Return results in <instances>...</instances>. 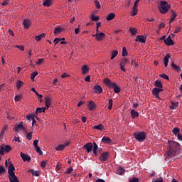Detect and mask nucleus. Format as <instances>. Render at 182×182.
Returning a JSON list of instances; mask_svg holds the SVG:
<instances>
[{"label": "nucleus", "instance_id": "obj_21", "mask_svg": "<svg viewBox=\"0 0 182 182\" xmlns=\"http://www.w3.org/2000/svg\"><path fill=\"white\" fill-rule=\"evenodd\" d=\"M152 93L154 95V96H155V97L156 99H160V92H159V88L157 87H154L153 90H152Z\"/></svg>", "mask_w": 182, "mask_h": 182}, {"label": "nucleus", "instance_id": "obj_10", "mask_svg": "<svg viewBox=\"0 0 182 182\" xmlns=\"http://www.w3.org/2000/svg\"><path fill=\"white\" fill-rule=\"evenodd\" d=\"M83 149L87 151V153H90L93 150V144L89 142L83 146Z\"/></svg>", "mask_w": 182, "mask_h": 182}, {"label": "nucleus", "instance_id": "obj_15", "mask_svg": "<svg viewBox=\"0 0 182 182\" xmlns=\"http://www.w3.org/2000/svg\"><path fill=\"white\" fill-rule=\"evenodd\" d=\"M96 104L95 103V102L93 101H90L87 104V107L89 109V110H90L91 112H93V110H95V109H96Z\"/></svg>", "mask_w": 182, "mask_h": 182}, {"label": "nucleus", "instance_id": "obj_14", "mask_svg": "<svg viewBox=\"0 0 182 182\" xmlns=\"http://www.w3.org/2000/svg\"><path fill=\"white\" fill-rule=\"evenodd\" d=\"M31 24H32V22L31 21V20H29L28 18H25L23 21V25L25 29H29Z\"/></svg>", "mask_w": 182, "mask_h": 182}, {"label": "nucleus", "instance_id": "obj_42", "mask_svg": "<svg viewBox=\"0 0 182 182\" xmlns=\"http://www.w3.org/2000/svg\"><path fill=\"white\" fill-rule=\"evenodd\" d=\"M137 9L136 7H133L132 11H131V16H136L137 15Z\"/></svg>", "mask_w": 182, "mask_h": 182}, {"label": "nucleus", "instance_id": "obj_62", "mask_svg": "<svg viewBox=\"0 0 182 182\" xmlns=\"http://www.w3.org/2000/svg\"><path fill=\"white\" fill-rule=\"evenodd\" d=\"M15 48L20 49V50H25V47H23V46H16Z\"/></svg>", "mask_w": 182, "mask_h": 182}, {"label": "nucleus", "instance_id": "obj_7", "mask_svg": "<svg viewBox=\"0 0 182 182\" xmlns=\"http://www.w3.org/2000/svg\"><path fill=\"white\" fill-rule=\"evenodd\" d=\"M35 117L37 120H39V118L33 114L26 115V119H27V120H28V122H31V120L33 121L32 126H33V124H35V123H36V120H35Z\"/></svg>", "mask_w": 182, "mask_h": 182}, {"label": "nucleus", "instance_id": "obj_12", "mask_svg": "<svg viewBox=\"0 0 182 182\" xmlns=\"http://www.w3.org/2000/svg\"><path fill=\"white\" fill-rule=\"evenodd\" d=\"M165 45H167L168 46H174V41L173 39H171V36H168L167 38L164 40Z\"/></svg>", "mask_w": 182, "mask_h": 182}, {"label": "nucleus", "instance_id": "obj_40", "mask_svg": "<svg viewBox=\"0 0 182 182\" xmlns=\"http://www.w3.org/2000/svg\"><path fill=\"white\" fill-rule=\"evenodd\" d=\"M155 86L156 87H163V84L161 83V81H160V80H157L155 81Z\"/></svg>", "mask_w": 182, "mask_h": 182}, {"label": "nucleus", "instance_id": "obj_34", "mask_svg": "<svg viewBox=\"0 0 182 182\" xmlns=\"http://www.w3.org/2000/svg\"><path fill=\"white\" fill-rule=\"evenodd\" d=\"M28 173H31L32 176H35L36 177H39V172L38 171H35L33 169H30Z\"/></svg>", "mask_w": 182, "mask_h": 182}, {"label": "nucleus", "instance_id": "obj_41", "mask_svg": "<svg viewBox=\"0 0 182 182\" xmlns=\"http://www.w3.org/2000/svg\"><path fill=\"white\" fill-rule=\"evenodd\" d=\"M178 106V102H171V105L170 106V109L173 110L176 109V108Z\"/></svg>", "mask_w": 182, "mask_h": 182}, {"label": "nucleus", "instance_id": "obj_56", "mask_svg": "<svg viewBox=\"0 0 182 182\" xmlns=\"http://www.w3.org/2000/svg\"><path fill=\"white\" fill-rule=\"evenodd\" d=\"M32 133L33 132H29L28 134H27L26 139H28V140H32Z\"/></svg>", "mask_w": 182, "mask_h": 182}, {"label": "nucleus", "instance_id": "obj_18", "mask_svg": "<svg viewBox=\"0 0 182 182\" xmlns=\"http://www.w3.org/2000/svg\"><path fill=\"white\" fill-rule=\"evenodd\" d=\"M20 156L23 161H31V156H28V154H26L23 152H21Z\"/></svg>", "mask_w": 182, "mask_h": 182}, {"label": "nucleus", "instance_id": "obj_8", "mask_svg": "<svg viewBox=\"0 0 182 182\" xmlns=\"http://www.w3.org/2000/svg\"><path fill=\"white\" fill-rule=\"evenodd\" d=\"M99 160H100V161H107L109 160V152L105 151L102 153Z\"/></svg>", "mask_w": 182, "mask_h": 182}, {"label": "nucleus", "instance_id": "obj_32", "mask_svg": "<svg viewBox=\"0 0 182 182\" xmlns=\"http://www.w3.org/2000/svg\"><path fill=\"white\" fill-rule=\"evenodd\" d=\"M43 5L46 7L50 6L52 5V0H44Z\"/></svg>", "mask_w": 182, "mask_h": 182}, {"label": "nucleus", "instance_id": "obj_57", "mask_svg": "<svg viewBox=\"0 0 182 182\" xmlns=\"http://www.w3.org/2000/svg\"><path fill=\"white\" fill-rule=\"evenodd\" d=\"M46 163L47 161H42L41 163V166L43 168H45V167H46Z\"/></svg>", "mask_w": 182, "mask_h": 182}, {"label": "nucleus", "instance_id": "obj_61", "mask_svg": "<svg viewBox=\"0 0 182 182\" xmlns=\"http://www.w3.org/2000/svg\"><path fill=\"white\" fill-rule=\"evenodd\" d=\"M45 60L43 58H40L38 61L37 62V65H42Z\"/></svg>", "mask_w": 182, "mask_h": 182}, {"label": "nucleus", "instance_id": "obj_1", "mask_svg": "<svg viewBox=\"0 0 182 182\" xmlns=\"http://www.w3.org/2000/svg\"><path fill=\"white\" fill-rule=\"evenodd\" d=\"M168 144L165 156L167 160H170L180 154V144L175 141H168Z\"/></svg>", "mask_w": 182, "mask_h": 182}, {"label": "nucleus", "instance_id": "obj_60", "mask_svg": "<svg viewBox=\"0 0 182 182\" xmlns=\"http://www.w3.org/2000/svg\"><path fill=\"white\" fill-rule=\"evenodd\" d=\"M60 41H62V39L57 38L54 39L53 42H54L55 45H58V43H59V42H60Z\"/></svg>", "mask_w": 182, "mask_h": 182}, {"label": "nucleus", "instance_id": "obj_49", "mask_svg": "<svg viewBox=\"0 0 182 182\" xmlns=\"http://www.w3.org/2000/svg\"><path fill=\"white\" fill-rule=\"evenodd\" d=\"M131 65L134 68H139V65L136 63V60H132V62H131Z\"/></svg>", "mask_w": 182, "mask_h": 182}, {"label": "nucleus", "instance_id": "obj_45", "mask_svg": "<svg viewBox=\"0 0 182 182\" xmlns=\"http://www.w3.org/2000/svg\"><path fill=\"white\" fill-rule=\"evenodd\" d=\"M35 149L36 152L38 153V154H40V156H42V154H43V152H42V150H41V147H39V146H35Z\"/></svg>", "mask_w": 182, "mask_h": 182}, {"label": "nucleus", "instance_id": "obj_64", "mask_svg": "<svg viewBox=\"0 0 182 182\" xmlns=\"http://www.w3.org/2000/svg\"><path fill=\"white\" fill-rule=\"evenodd\" d=\"M129 182H139V178L134 177L129 181Z\"/></svg>", "mask_w": 182, "mask_h": 182}, {"label": "nucleus", "instance_id": "obj_44", "mask_svg": "<svg viewBox=\"0 0 182 182\" xmlns=\"http://www.w3.org/2000/svg\"><path fill=\"white\" fill-rule=\"evenodd\" d=\"M117 55H119V52L117 50H114L112 53L111 60L114 59L117 56Z\"/></svg>", "mask_w": 182, "mask_h": 182}, {"label": "nucleus", "instance_id": "obj_43", "mask_svg": "<svg viewBox=\"0 0 182 182\" xmlns=\"http://www.w3.org/2000/svg\"><path fill=\"white\" fill-rule=\"evenodd\" d=\"M172 132H173V134H175V136L180 134V129H178V127L173 128Z\"/></svg>", "mask_w": 182, "mask_h": 182}, {"label": "nucleus", "instance_id": "obj_51", "mask_svg": "<svg viewBox=\"0 0 182 182\" xmlns=\"http://www.w3.org/2000/svg\"><path fill=\"white\" fill-rule=\"evenodd\" d=\"M160 77H162L163 79H165L166 80H169L168 75L166 74H161L159 75Z\"/></svg>", "mask_w": 182, "mask_h": 182}, {"label": "nucleus", "instance_id": "obj_48", "mask_svg": "<svg viewBox=\"0 0 182 182\" xmlns=\"http://www.w3.org/2000/svg\"><path fill=\"white\" fill-rule=\"evenodd\" d=\"M36 76H38V72H33L31 73V80H35V77H36Z\"/></svg>", "mask_w": 182, "mask_h": 182}, {"label": "nucleus", "instance_id": "obj_13", "mask_svg": "<svg viewBox=\"0 0 182 182\" xmlns=\"http://www.w3.org/2000/svg\"><path fill=\"white\" fill-rule=\"evenodd\" d=\"M147 39V37H144V36H137L136 37L135 41L136 42H140L141 43H145Z\"/></svg>", "mask_w": 182, "mask_h": 182}, {"label": "nucleus", "instance_id": "obj_28", "mask_svg": "<svg viewBox=\"0 0 182 182\" xmlns=\"http://www.w3.org/2000/svg\"><path fill=\"white\" fill-rule=\"evenodd\" d=\"M63 31V28L62 27H56L54 28V35H58V33H62Z\"/></svg>", "mask_w": 182, "mask_h": 182}, {"label": "nucleus", "instance_id": "obj_19", "mask_svg": "<svg viewBox=\"0 0 182 182\" xmlns=\"http://www.w3.org/2000/svg\"><path fill=\"white\" fill-rule=\"evenodd\" d=\"M45 103H46V107L47 109H49V107L50 106L52 103V98H50V96H47L45 100Z\"/></svg>", "mask_w": 182, "mask_h": 182}, {"label": "nucleus", "instance_id": "obj_36", "mask_svg": "<svg viewBox=\"0 0 182 182\" xmlns=\"http://www.w3.org/2000/svg\"><path fill=\"white\" fill-rule=\"evenodd\" d=\"M114 16H116V15L114 14V13H110V14H108V16H107V21H113V19H114Z\"/></svg>", "mask_w": 182, "mask_h": 182}, {"label": "nucleus", "instance_id": "obj_47", "mask_svg": "<svg viewBox=\"0 0 182 182\" xmlns=\"http://www.w3.org/2000/svg\"><path fill=\"white\" fill-rule=\"evenodd\" d=\"M112 107H113V100L110 99L109 100V106H108L109 110H112Z\"/></svg>", "mask_w": 182, "mask_h": 182}, {"label": "nucleus", "instance_id": "obj_11", "mask_svg": "<svg viewBox=\"0 0 182 182\" xmlns=\"http://www.w3.org/2000/svg\"><path fill=\"white\" fill-rule=\"evenodd\" d=\"M92 36L95 38L96 41H103V38L106 36V34H105V33H98L96 34H92Z\"/></svg>", "mask_w": 182, "mask_h": 182}, {"label": "nucleus", "instance_id": "obj_55", "mask_svg": "<svg viewBox=\"0 0 182 182\" xmlns=\"http://www.w3.org/2000/svg\"><path fill=\"white\" fill-rule=\"evenodd\" d=\"M73 171V168L70 167L67 169V171L65 172V174H70Z\"/></svg>", "mask_w": 182, "mask_h": 182}, {"label": "nucleus", "instance_id": "obj_2", "mask_svg": "<svg viewBox=\"0 0 182 182\" xmlns=\"http://www.w3.org/2000/svg\"><path fill=\"white\" fill-rule=\"evenodd\" d=\"M104 83L107 87L114 89V93H120V87H119L115 82H112L110 79L105 78Z\"/></svg>", "mask_w": 182, "mask_h": 182}, {"label": "nucleus", "instance_id": "obj_54", "mask_svg": "<svg viewBox=\"0 0 182 182\" xmlns=\"http://www.w3.org/2000/svg\"><path fill=\"white\" fill-rule=\"evenodd\" d=\"M181 32V27H176L173 33H180Z\"/></svg>", "mask_w": 182, "mask_h": 182}, {"label": "nucleus", "instance_id": "obj_24", "mask_svg": "<svg viewBox=\"0 0 182 182\" xmlns=\"http://www.w3.org/2000/svg\"><path fill=\"white\" fill-rule=\"evenodd\" d=\"M99 149V146H97V144L96 142H93L92 145V151L95 156H97V149Z\"/></svg>", "mask_w": 182, "mask_h": 182}, {"label": "nucleus", "instance_id": "obj_3", "mask_svg": "<svg viewBox=\"0 0 182 182\" xmlns=\"http://www.w3.org/2000/svg\"><path fill=\"white\" fill-rule=\"evenodd\" d=\"M159 11L161 14L163 15L166 14V13L168 12V9L171 8V6L167 1H161L160 2V6H158Z\"/></svg>", "mask_w": 182, "mask_h": 182}, {"label": "nucleus", "instance_id": "obj_52", "mask_svg": "<svg viewBox=\"0 0 182 182\" xmlns=\"http://www.w3.org/2000/svg\"><path fill=\"white\" fill-rule=\"evenodd\" d=\"M94 4L97 9H100V3H99V1L95 0Z\"/></svg>", "mask_w": 182, "mask_h": 182}, {"label": "nucleus", "instance_id": "obj_20", "mask_svg": "<svg viewBox=\"0 0 182 182\" xmlns=\"http://www.w3.org/2000/svg\"><path fill=\"white\" fill-rule=\"evenodd\" d=\"M9 178L10 182H19L18 180V177L15 173H13L12 175H9Z\"/></svg>", "mask_w": 182, "mask_h": 182}, {"label": "nucleus", "instance_id": "obj_63", "mask_svg": "<svg viewBox=\"0 0 182 182\" xmlns=\"http://www.w3.org/2000/svg\"><path fill=\"white\" fill-rule=\"evenodd\" d=\"M85 82H90V75H87L84 78Z\"/></svg>", "mask_w": 182, "mask_h": 182}, {"label": "nucleus", "instance_id": "obj_26", "mask_svg": "<svg viewBox=\"0 0 182 182\" xmlns=\"http://www.w3.org/2000/svg\"><path fill=\"white\" fill-rule=\"evenodd\" d=\"M102 141L107 144H110L112 143V139L109 136H103L102 139Z\"/></svg>", "mask_w": 182, "mask_h": 182}, {"label": "nucleus", "instance_id": "obj_35", "mask_svg": "<svg viewBox=\"0 0 182 182\" xmlns=\"http://www.w3.org/2000/svg\"><path fill=\"white\" fill-rule=\"evenodd\" d=\"M129 32H131V34L134 36L137 35V29L136 28H129Z\"/></svg>", "mask_w": 182, "mask_h": 182}, {"label": "nucleus", "instance_id": "obj_27", "mask_svg": "<svg viewBox=\"0 0 182 182\" xmlns=\"http://www.w3.org/2000/svg\"><path fill=\"white\" fill-rule=\"evenodd\" d=\"M171 13L172 18L170 19L169 23H171V22H174V19L177 18V14L174 11L171 10Z\"/></svg>", "mask_w": 182, "mask_h": 182}, {"label": "nucleus", "instance_id": "obj_29", "mask_svg": "<svg viewBox=\"0 0 182 182\" xmlns=\"http://www.w3.org/2000/svg\"><path fill=\"white\" fill-rule=\"evenodd\" d=\"M171 66V68H173V69L174 70H176V72H181V68H180V66L176 65L174 63H172Z\"/></svg>", "mask_w": 182, "mask_h": 182}, {"label": "nucleus", "instance_id": "obj_46", "mask_svg": "<svg viewBox=\"0 0 182 182\" xmlns=\"http://www.w3.org/2000/svg\"><path fill=\"white\" fill-rule=\"evenodd\" d=\"M91 19H92V21H93L94 22H97V21H99L100 18H99V16H97L92 15Z\"/></svg>", "mask_w": 182, "mask_h": 182}, {"label": "nucleus", "instance_id": "obj_22", "mask_svg": "<svg viewBox=\"0 0 182 182\" xmlns=\"http://www.w3.org/2000/svg\"><path fill=\"white\" fill-rule=\"evenodd\" d=\"M170 58H171V55H170V54H166V55L164 58V63L166 68L168 66V59H170Z\"/></svg>", "mask_w": 182, "mask_h": 182}, {"label": "nucleus", "instance_id": "obj_53", "mask_svg": "<svg viewBox=\"0 0 182 182\" xmlns=\"http://www.w3.org/2000/svg\"><path fill=\"white\" fill-rule=\"evenodd\" d=\"M22 99V95H16L14 97L15 102H19Z\"/></svg>", "mask_w": 182, "mask_h": 182}, {"label": "nucleus", "instance_id": "obj_39", "mask_svg": "<svg viewBox=\"0 0 182 182\" xmlns=\"http://www.w3.org/2000/svg\"><path fill=\"white\" fill-rule=\"evenodd\" d=\"M93 129H96L97 130H103V129H105V126H103L102 124H100L98 125H95Z\"/></svg>", "mask_w": 182, "mask_h": 182}, {"label": "nucleus", "instance_id": "obj_16", "mask_svg": "<svg viewBox=\"0 0 182 182\" xmlns=\"http://www.w3.org/2000/svg\"><path fill=\"white\" fill-rule=\"evenodd\" d=\"M14 171H15V166H14V164L12 163H10L8 168L9 176L15 174V172Z\"/></svg>", "mask_w": 182, "mask_h": 182}, {"label": "nucleus", "instance_id": "obj_38", "mask_svg": "<svg viewBox=\"0 0 182 182\" xmlns=\"http://www.w3.org/2000/svg\"><path fill=\"white\" fill-rule=\"evenodd\" d=\"M23 86V82L21 80H18L16 82V88L18 89V90H19V89H21Z\"/></svg>", "mask_w": 182, "mask_h": 182}, {"label": "nucleus", "instance_id": "obj_59", "mask_svg": "<svg viewBox=\"0 0 182 182\" xmlns=\"http://www.w3.org/2000/svg\"><path fill=\"white\" fill-rule=\"evenodd\" d=\"M5 173V168L3 166H0V174Z\"/></svg>", "mask_w": 182, "mask_h": 182}, {"label": "nucleus", "instance_id": "obj_6", "mask_svg": "<svg viewBox=\"0 0 182 182\" xmlns=\"http://www.w3.org/2000/svg\"><path fill=\"white\" fill-rule=\"evenodd\" d=\"M127 63H130V60L127 58H124L122 60V62L120 63V69L122 70V72H126L125 66L127 65Z\"/></svg>", "mask_w": 182, "mask_h": 182}, {"label": "nucleus", "instance_id": "obj_17", "mask_svg": "<svg viewBox=\"0 0 182 182\" xmlns=\"http://www.w3.org/2000/svg\"><path fill=\"white\" fill-rule=\"evenodd\" d=\"M93 89L95 93H97L98 95L103 93V88L100 85H95Z\"/></svg>", "mask_w": 182, "mask_h": 182}, {"label": "nucleus", "instance_id": "obj_23", "mask_svg": "<svg viewBox=\"0 0 182 182\" xmlns=\"http://www.w3.org/2000/svg\"><path fill=\"white\" fill-rule=\"evenodd\" d=\"M45 110H46V107H37L34 115L38 117V113H45Z\"/></svg>", "mask_w": 182, "mask_h": 182}, {"label": "nucleus", "instance_id": "obj_31", "mask_svg": "<svg viewBox=\"0 0 182 182\" xmlns=\"http://www.w3.org/2000/svg\"><path fill=\"white\" fill-rule=\"evenodd\" d=\"M87 72H89V68H88L87 65H84L82 67V75H86V73H87Z\"/></svg>", "mask_w": 182, "mask_h": 182}, {"label": "nucleus", "instance_id": "obj_4", "mask_svg": "<svg viewBox=\"0 0 182 182\" xmlns=\"http://www.w3.org/2000/svg\"><path fill=\"white\" fill-rule=\"evenodd\" d=\"M134 137L136 139V141L141 143L146 140V132H138L134 133Z\"/></svg>", "mask_w": 182, "mask_h": 182}, {"label": "nucleus", "instance_id": "obj_37", "mask_svg": "<svg viewBox=\"0 0 182 182\" xmlns=\"http://www.w3.org/2000/svg\"><path fill=\"white\" fill-rule=\"evenodd\" d=\"M65 145H63V144H60V145H58V146H56L55 150H56L57 151H62L65 150Z\"/></svg>", "mask_w": 182, "mask_h": 182}, {"label": "nucleus", "instance_id": "obj_33", "mask_svg": "<svg viewBox=\"0 0 182 182\" xmlns=\"http://www.w3.org/2000/svg\"><path fill=\"white\" fill-rule=\"evenodd\" d=\"M125 171H126V170L124 168H123L122 167H119L117 170V174H119V176H123V174H124Z\"/></svg>", "mask_w": 182, "mask_h": 182}, {"label": "nucleus", "instance_id": "obj_58", "mask_svg": "<svg viewBox=\"0 0 182 182\" xmlns=\"http://www.w3.org/2000/svg\"><path fill=\"white\" fill-rule=\"evenodd\" d=\"M140 2V0H136L134 4V8L137 9L139 6V3Z\"/></svg>", "mask_w": 182, "mask_h": 182}, {"label": "nucleus", "instance_id": "obj_25", "mask_svg": "<svg viewBox=\"0 0 182 182\" xmlns=\"http://www.w3.org/2000/svg\"><path fill=\"white\" fill-rule=\"evenodd\" d=\"M131 117L132 119H136V117H139V112L135 109H131Z\"/></svg>", "mask_w": 182, "mask_h": 182}, {"label": "nucleus", "instance_id": "obj_5", "mask_svg": "<svg viewBox=\"0 0 182 182\" xmlns=\"http://www.w3.org/2000/svg\"><path fill=\"white\" fill-rule=\"evenodd\" d=\"M11 151H12V146L10 145H6V146H0V154L1 156H4L6 153H9Z\"/></svg>", "mask_w": 182, "mask_h": 182}, {"label": "nucleus", "instance_id": "obj_50", "mask_svg": "<svg viewBox=\"0 0 182 182\" xmlns=\"http://www.w3.org/2000/svg\"><path fill=\"white\" fill-rule=\"evenodd\" d=\"M127 50L126 49V47H123L122 48V56H127Z\"/></svg>", "mask_w": 182, "mask_h": 182}, {"label": "nucleus", "instance_id": "obj_30", "mask_svg": "<svg viewBox=\"0 0 182 182\" xmlns=\"http://www.w3.org/2000/svg\"><path fill=\"white\" fill-rule=\"evenodd\" d=\"M46 36V34L45 33H43L35 37V40L37 41V42H39V41L42 40V38H45Z\"/></svg>", "mask_w": 182, "mask_h": 182}, {"label": "nucleus", "instance_id": "obj_9", "mask_svg": "<svg viewBox=\"0 0 182 182\" xmlns=\"http://www.w3.org/2000/svg\"><path fill=\"white\" fill-rule=\"evenodd\" d=\"M16 132H21V130H25V127H23V122H20V123H16L14 127Z\"/></svg>", "mask_w": 182, "mask_h": 182}]
</instances>
